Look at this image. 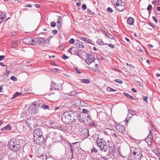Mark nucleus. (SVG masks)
I'll return each instance as SVG.
<instances>
[{
  "label": "nucleus",
  "instance_id": "obj_1",
  "mask_svg": "<svg viewBox=\"0 0 160 160\" xmlns=\"http://www.w3.org/2000/svg\"><path fill=\"white\" fill-rule=\"evenodd\" d=\"M70 111L64 112L62 115L61 119L63 122L66 124L72 123Z\"/></svg>",
  "mask_w": 160,
  "mask_h": 160
},
{
  "label": "nucleus",
  "instance_id": "obj_2",
  "mask_svg": "<svg viewBox=\"0 0 160 160\" xmlns=\"http://www.w3.org/2000/svg\"><path fill=\"white\" fill-rule=\"evenodd\" d=\"M33 106L32 107L31 109H32L33 113H35L37 112V110L36 108L38 106H39L41 108L44 109H50L49 107L48 106L42 103H39L38 102H34V103L33 104Z\"/></svg>",
  "mask_w": 160,
  "mask_h": 160
},
{
  "label": "nucleus",
  "instance_id": "obj_3",
  "mask_svg": "<svg viewBox=\"0 0 160 160\" xmlns=\"http://www.w3.org/2000/svg\"><path fill=\"white\" fill-rule=\"evenodd\" d=\"M97 144L98 147H99L101 150H107L108 146L106 142L103 139L98 138L97 141Z\"/></svg>",
  "mask_w": 160,
  "mask_h": 160
},
{
  "label": "nucleus",
  "instance_id": "obj_4",
  "mask_svg": "<svg viewBox=\"0 0 160 160\" xmlns=\"http://www.w3.org/2000/svg\"><path fill=\"white\" fill-rule=\"evenodd\" d=\"M34 127L35 128V130L34 132V137L43 136L42 132L41 130L43 128L42 127L36 125V126L34 125Z\"/></svg>",
  "mask_w": 160,
  "mask_h": 160
},
{
  "label": "nucleus",
  "instance_id": "obj_5",
  "mask_svg": "<svg viewBox=\"0 0 160 160\" xmlns=\"http://www.w3.org/2000/svg\"><path fill=\"white\" fill-rule=\"evenodd\" d=\"M115 7L117 11L122 12L125 8V4L122 1H120V3L116 4Z\"/></svg>",
  "mask_w": 160,
  "mask_h": 160
},
{
  "label": "nucleus",
  "instance_id": "obj_6",
  "mask_svg": "<svg viewBox=\"0 0 160 160\" xmlns=\"http://www.w3.org/2000/svg\"><path fill=\"white\" fill-rule=\"evenodd\" d=\"M45 39L42 38H34L33 45H41L44 44L45 42Z\"/></svg>",
  "mask_w": 160,
  "mask_h": 160
},
{
  "label": "nucleus",
  "instance_id": "obj_7",
  "mask_svg": "<svg viewBox=\"0 0 160 160\" xmlns=\"http://www.w3.org/2000/svg\"><path fill=\"white\" fill-rule=\"evenodd\" d=\"M95 60V58L93 55L88 54L87 55V57L85 61L87 64L90 65L92 62H94Z\"/></svg>",
  "mask_w": 160,
  "mask_h": 160
},
{
  "label": "nucleus",
  "instance_id": "obj_8",
  "mask_svg": "<svg viewBox=\"0 0 160 160\" xmlns=\"http://www.w3.org/2000/svg\"><path fill=\"white\" fill-rule=\"evenodd\" d=\"M71 117H72V123L73 122H75L80 117L78 113L77 112L70 111Z\"/></svg>",
  "mask_w": 160,
  "mask_h": 160
},
{
  "label": "nucleus",
  "instance_id": "obj_9",
  "mask_svg": "<svg viewBox=\"0 0 160 160\" xmlns=\"http://www.w3.org/2000/svg\"><path fill=\"white\" fill-rule=\"evenodd\" d=\"M34 38L28 37L23 39L22 42L25 44L31 45H33Z\"/></svg>",
  "mask_w": 160,
  "mask_h": 160
},
{
  "label": "nucleus",
  "instance_id": "obj_10",
  "mask_svg": "<svg viewBox=\"0 0 160 160\" xmlns=\"http://www.w3.org/2000/svg\"><path fill=\"white\" fill-rule=\"evenodd\" d=\"M34 140L36 144L40 145L44 142V138L43 136L34 137Z\"/></svg>",
  "mask_w": 160,
  "mask_h": 160
},
{
  "label": "nucleus",
  "instance_id": "obj_11",
  "mask_svg": "<svg viewBox=\"0 0 160 160\" xmlns=\"http://www.w3.org/2000/svg\"><path fill=\"white\" fill-rule=\"evenodd\" d=\"M69 145L71 148V150H80V149H81L78 142L73 143L72 144L69 143Z\"/></svg>",
  "mask_w": 160,
  "mask_h": 160
},
{
  "label": "nucleus",
  "instance_id": "obj_12",
  "mask_svg": "<svg viewBox=\"0 0 160 160\" xmlns=\"http://www.w3.org/2000/svg\"><path fill=\"white\" fill-rule=\"evenodd\" d=\"M117 130L120 133L124 134L125 132V128L122 125L117 124L116 126Z\"/></svg>",
  "mask_w": 160,
  "mask_h": 160
},
{
  "label": "nucleus",
  "instance_id": "obj_13",
  "mask_svg": "<svg viewBox=\"0 0 160 160\" xmlns=\"http://www.w3.org/2000/svg\"><path fill=\"white\" fill-rule=\"evenodd\" d=\"M52 138L57 142H60L62 139V136L59 133H58L56 132L54 133Z\"/></svg>",
  "mask_w": 160,
  "mask_h": 160
},
{
  "label": "nucleus",
  "instance_id": "obj_14",
  "mask_svg": "<svg viewBox=\"0 0 160 160\" xmlns=\"http://www.w3.org/2000/svg\"><path fill=\"white\" fill-rule=\"evenodd\" d=\"M111 135L115 141L118 140L120 139L119 138L120 135L116 131H115L114 130H111Z\"/></svg>",
  "mask_w": 160,
  "mask_h": 160
},
{
  "label": "nucleus",
  "instance_id": "obj_15",
  "mask_svg": "<svg viewBox=\"0 0 160 160\" xmlns=\"http://www.w3.org/2000/svg\"><path fill=\"white\" fill-rule=\"evenodd\" d=\"M51 88L50 90H51L53 89L55 90H58L59 89V86L55 82H54L53 81H52L51 84L50 85Z\"/></svg>",
  "mask_w": 160,
  "mask_h": 160
},
{
  "label": "nucleus",
  "instance_id": "obj_16",
  "mask_svg": "<svg viewBox=\"0 0 160 160\" xmlns=\"http://www.w3.org/2000/svg\"><path fill=\"white\" fill-rule=\"evenodd\" d=\"M80 39L81 40L83 41L88 43L92 44L91 43V42H92V40L91 39H87V38L85 37H80Z\"/></svg>",
  "mask_w": 160,
  "mask_h": 160
},
{
  "label": "nucleus",
  "instance_id": "obj_17",
  "mask_svg": "<svg viewBox=\"0 0 160 160\" xmlns=\"http://www.w3.org/2000/svg\"><path fill=\"white\" fill-rule=\"evenodd\" d=\"M82 134L84 138H87L89 136L88 130L87 129L83 130L82 132Z\"/></svg>",
  "mask_w": 160,
  "mask_h": 160
},
{
  "label": "nucleus",
  "instance_id": "obj_18",
  "mask_svg": "<svg viewBox=\"0 0 160 160\" xmlns=\"http://www.w3.org/2000/svg\"><path fill=\"white\" fill-rule=\"evenodd\" d=\"M15 145V143L13 141H12L11 140L10 142L9 143L8 147L10 150H13V148Z\"/></svg>",
  "mask_w": 160,
  "mask_h": 160
},
{
  "label": "nucleus",
  "instance_id": "obj_19",
  "mask_svg": "<svg viewBox=\"0 0 160 160\" xmlns=\"http://www.w3.org/2000/svg\"><path fill=\"white\" fill-rule=\"evenodd\" d=\"M12 129L11 126L9 124H8L6 126L2 128L1 129V130L2 131H3L4 130L9 131L10 130Z\"/></svg>",
  "mask_w": 160,
  "mask_h": 160
},
{
  "label": "nucleus",
  "instance_id": "obj_20",
  "mask_svg": "<svg viewBox=\"0 0 160 160\" xmlns=\"http://www.w3.org/2000/svg\"><path fill=\"white\" fill-rule=\"evenodd\" d=\"M33 122V121L32 120H30V122H26L25 124L27 126H28V128L32 130V127L33 126L34 127V125H35V124L33 125H32V123Z\"/></svg>",
  "mask_w": 160,
  "mask_h": 160
},
{
  "label": "nucleus",
  "instance_id": "obj_21",
  "mask_svg": "<svg viewBox=\"0 0 160 160\" xmlns=\"http://www.w3.org/2000/svg\"><path fill=\"white\" fill-rule=\"evenodd\" d=\"M134 21V20L132 17H130L127 19V22L129 25H132Z\"/></svg>",
  "mask_w": 160,
  "mask_h": 160
},
{
  "label": "nucleus",
  "instance_id": "obj_22",
  "mask_svg": "<svg viewBox=\"0 0 160 160\" xmlns=\"http://www.w3.org/2000/svg\"><path fill=\"white\" fill-rule=\"evenodd\" d=\"M6 16L3 14H1L0 16V23H2L5 21Z\"/></svg>",
  "mask_w": 160,
  "mask_h": 160
},
{
  "label": "nucleus",
  "instance_id": "obj_23",
  "mask_svg": "<svg viewBox=\"0 0 160 160\" xmlns=\"http://www.w3.org/2000/svg\"><path fill=\"white\" fill-rule=\"evenodd\" d=\"M109 150H115L116 149L115 144L112 143L109 144Z\"/></svg>",
  "mask_w": 160,
  "mask_h": 160
},
{
  "label": "nucleus",
  "instance_id": "obj_24",
  "mask_svg": "<svg viewBox=\"0 0 160 160\" xmlns=\"http://www.w3.org/2000/svg\"><path fill=\"white\" fill-rule=\"evenodd\" d=\"M95 66L97 68V69H95L94 68H91L89 66H87V68L90 69L92 71H95V72H97L98 70L99 65L98 64H96L95 65Z\"/></svg>",
  "mask_w": 160,
  "mask_h": 160
},
{
  "label": "nucleus",
  "instance_id": "obj_25",
  "mask_svg": "<svg viewBox=\"0 0 160 160\" xmlns=\"http://www.w3.org/2000/svg\"><path fill=\"white\" fill-rule=\"evenodd\" d=\"M21 147V146L20 144H15L13 150H19Z\"/></svg>",
  "mask_w": 160,
  "mask_h": 160
},
{
  "label": "nucleus",
  "instance_id": "obj_26",
  "mask_svg": "<svg viewBox=\"0 0 160 160\" xmlns=\"http://www.w3.org/2000/svg\"><path fill=\"white\" fill-rule=\"evenodd\" d=\"M75 45L78 48H85L84 46L79 43H76Z\"/></svg>",
  "mask_w": 160,
  "mask_h": 160
},
{
  "label": "nucleus",
  "instance_id": "obj_27",
  "mask_svg": "<svg viewBox=\"0 0 160 160\" xmlns=\"http://www.w3.org/2000/svg\"><path fill=\"white\" fill-rule=\"evenodd\" d=\"M18 41L17 40H16L12 42V47L13 48H15L18 45Z\"/></svg>",
  "mask_w": 160,
  "mask_h": 160
},
{
  "label": "nucleus",
  "instance_id": "obj_28",
  "mask_svg": "<svg viewBox=\"0 0 160 160\" xmlns=\"http://www.w3.org/2000/svg\"><path fill=\"white\" fill-rule=\"evenodd\" d=\"M97 43L101 46H102L104 44V43L103 42L102 39H98L97 41Z\"/></svg>",
  "mask_w": 160,
  "mask_h": 160
},
{
  "label": "nucleus",
  "instance_id": "obj_29",
  "mask_svg": "<svg viewBox=\"0 0 160 160\" xmlns=\"http://www.w3.org/2000/svg\"><path fill=\"white\" fill-rule=\"evenodd\" d=\"M81 81L82 82L86 84H88L90 82V81L88 79H82Z\"/></svg>",
  "mask_w": 160,
  "mask_h": 160
},
{
  "label": "nucleus",
  "instance_id": "obj_30",
  "mask_svg": "<svg viewBox=\"0 0 160 160\" xmlns=\"http://www.w3.org/2000/svg\"><path fill=\"white\" fill-rule=\"evenodd\" d=\"M152 151L158 157L159 160H160V151Z\"/></svg>",
  "mask_w": 160,
  "mask_h": 160
},
{
  "label": "nucleus",
  "instance_id": "obj_31",
  "mask_svg": "<svg viewBox=\"0 0 160 160\" xmlns=\"http://www.w3.org/2000/svg\"><path fill=\"white\" fill-rule=\"evenodd\" d=\"M128 113H130L131 115L133 116L135 115L136 113L135 111H133L131 109L128 110Z\"/></svg>",
  "mask_w": 160,
  "mask_h": 160
},
{
  "label": "nucleus",
  "instance_id": "obj_32",
  "mask_svg": "<svg viewBox=\"0 0 160 160\" xmlns=\"http://www.w3.org/2000/svg\"><path fill=\"white\" fill-rule=\"evenodd\" d=\"M23 150L24 149H30L31 147L30 146H29L28 143H26L25 144V145L23 146Z\"/></svg>",
  "mask_w": 160,
  "mask_h": 160
},
{
  "label": "nucleus",
  "instance_id": "obj_33",
  "mask_svg": "<svg viewBox=\"0 0 160 160\" xmlns=\"http://www.w3.org/2000/svg\"><path fill=\"white\" fill-rule=\"evenodd\" d=\"M107 90L109 92H116V89H113L110 87H108L107 88Z\"/></svg>",
  "mask_w": 160,
  "mask_h": 160
},
{
  "label": "nucleus",
  "instance_id": "obj_34",
  "mask_svg": "<svg viewBox=\"0 0 160 160\" xmlns=\"http://www.w3.org/2000/svg\"><path fill=\"white\" fill-rule=\"evenodd\" d=\"M89 125L90 126H93L96 127L97 126V124L95 123L94 122H89Z\"/></svg>",
  "mask_w": 160,
  "mask_h": 160
},
{
  "label": "nucleus",
  "instance_id": "obj_35",
  "mask_svg": "<svg viewBox=\"0 0 160 160\" xmlns=\"http://www.w3.org/2000/svg\"><path fill=\"white\" fill-rule=\"evenodd\" d=\"M123 94L125 96H126L127 97H128L130 98H131L132 100L134 99V98L132 96L130 95V94H129L127 93H125V92Z\"/></svg>",
  "mask_w": 160,
  "mask_h": 160
},
{
  "label": "nucleus",
  "instance_id": "obj_36",
  "mask_svg": "<svg viewBox=\"0 0 160 160\" xmlns=\"http://www.w3.org/2000/svg\"><path fill=\"white\" fill-rule=\"evenodd\" d=\"M105 35L108 37L110 39H113V36L112 35H111L109 33H106L105 34Z\"/></svg>",
  "mask_w": 160,
  "mask_h": 160
},
{
  "label": "nucleus",
  "instance_id": "obj_37",
  "mask_svg": "<svg viewBox=\"0 0 160 160\" xmlns=\"http://www.w3.org/2000/svg\"><path fill=\"white\" fill-rule=\"evenodd\" d=\"M120 1H122V0H113V2H114V5L115 6L117 4V3H120Z\"/></svg>",
  "mask_w": 160,
  "mask_h": 160
},
{
  "label": "nucleus",
  "instance_id": "obj_38",
  "mask_svg": "<svg viewBox=\"0 0 160 160\" xmlns=\"http://www.w3.org/2000/svg\"><path fill=\"white\" fill-rule=\"evenodd\" d=\"M22 94V92L19 93L18 92H16L13 95V98H15Z\"/></svg>",
  "mask_w": 160,
  "mask_h": 160
},
{
  "label": "nucleus",
  "instance_id": "obj_39",
  "mask_svg": "<svg viewBox=\"0 0 160 160\" xmlns=\"http://www.w3.org/2000/svg\"><path fill=\"white\" fill-rule=\"evenodd\" d=\"M152 132L151 130H150V131L149 134L148 136V138H149V139L150 141H151L152 138Z\"/></svg>",
  "mask_w": 160,
  "mask_h": 160
},
{
  "label": "nucleus",
  "instance_id": "obj_40",
  "mask_svg": "<svg viewBox=\"0 0 160 160\" xmlns=\"http://www.w3.org/2000/svg\"><path fill=\"white\" fill-rule=\"evenodd\" d=\"M63 17V16H62V17L60 16L59 17V18L58 19V20L57 22V24H61V21L62 20Z\"/></svg>",
  "mask_w": 160,
  "mask_h": 160
},
{
  "label": "nucleus",
  "instance_id": "obj_41",
  "mask_svg": "<svg viewBox=\"0 0 160 160\" xmlns=\"http://www.w3.org/2000/svg\"><path fill=\"white\" fill-rule=\"evenodd\" d=\"M114 81L118 83L122 84L123 83V81L120 79H116L114 80Z\"/></svg>",
  "mask_w": 160,
  "mask_h": 160
},
{
  "label": "nucleus",
  "instance_id": "obj_42",
  "mask_svg": "<svg viewBox=\"0 0 160 160\" xmlns=\"http://www.w3.org/2000/svg\"><path fill=\"white\" fill-rule=\"evenodd\" d=\"M10 79L11 80L14 81H16L17 80V78L14 76H12L10 77Z\"/></svg>",
  "mask_w": 160,
  "mask_h": 160
},
{
  "label": "nucleus",
  "instance_id": "obj_43",
  "mask_svg": "<svg viewBox=\"0 0 160 160\" xmlns=\"http://www.w3.org/2000/svg\"><path fill=\"white\" fill-rule=\"evenodd\" d=\"M82 112L84 113L87 114L89 112V111L87 109H83L82 110Z\"/></svg>",
  "mask_w": 160,
  "mask_h": 160
},
{
  "label": "nucleus",
  "instance_id": "obj_44",
  "mask_svg": "<svg viewBox=\"0 0 160 160\" xmlns=\"http://www.w3.org/2000/svg\"><path fill=\"white\" fill-rule=\"evenodd\" d=\"M77 92H75L74 91H72L71 92V96H74V95H76L77 94Z\"/></svg>",
  "mask_w": 160,
  "mask_h": 160
},
{
  "label": "nucleus",
  "instance_id": "obj_45",
  "mask_svg": "<svg viewBox=\"0 0 160 160\" xmlns=\"http://www.w3.org/2000/svg\"><path fill=\"white\" fill-rule=\"evenodd\" d=\"M51 25L52 27H54L56 26V23L55 22L53 21L51 23Z\"/></svg>",
  "mask_w": 160,
  "mask_h": 160
},
{
  "label": "nucleus",
  "instance_id": "obj_46",
  "mask_svg": "<svg viewBox=\"0 0 160 160\" xmlns=\"http://www.w3.org/2000/svg\"><path fill=\"white\" fill-rule=\"evenodd\" d=\"M107 11L110 12H113V10L110 7H108V8Z\"/></svg>",
  "mask_w": 160,
  "mask_h": 160
},
{
  "label": "nucleus",
  "instance_id": "obj_47",
  "mask_svg": "<svg viewBox=\"0 0 160 160\" xmlns=\"http://www.w3.org/2000/svg\"><path fill=\"white\" fill-rule=\"evenodd\" d=\"M52 32L53 35L56 34L58 32V31L57 30H54L52 31Z\"/></svg>",
  "mask_w": 160,
  "mask_h": 160
},
{
  "label": "nucleus",
  "instance_id": "obj_48",
  "mask_svg": "<svg viewBox=\"0 0 160 160\" xmlns=\"http://www.w3.org/2000/svg\"><path fill=\"white\" fill-rule=\"evenodd\" d=\"M87 11L88 12L90 13L91 14V15H95V13H94V12H92L90 9L88 8V9H87Z\"/></svg>",
  "mask_w": 160,
  "mask_h": 160
},
{
  "label": "nucleus",
  "instance_id": "obj_49",
  "mask_svg": "<svg viewBox=\"0 0 160 160\" xmlns=\"http://www.w3.org/2000/svg\"><path fill=\"white\" fill-rule=\"evenodd\" d=\"M74 42L75 41L74 39L73 38H71L69 40V42L70 44H73Z\"/></svg>",
  "mask_w": 160,
  "mask_h": 160
},
{
  "label": "nucleus",
  "instance_id": "obj_50",
  "mask_svg": "<svg viewBox=\"0 0 160 160\" xmlns=\"http://www.w3.org/2000/svg\"><path fill=\"white\" fill-rule=\"evenodd\" d=\"M152 8V5L151 4H149L147 8V9L148 11L150 12V10Z\"/></svg>",
  "mask_w": 160,
  "mask_h": 160
},
{
  "label": "nucleus",
  "instance_id": "obj_51",
  "mask_svg": "<svg viewBox=\"0 0 160 160\" xmlns=\"http://www.w3.org/2000/svg\"><path fill=\"white\" fill-rule=\"evenodd\" d=\"M10 72V71H9L8 70L7 68L6 70V72L4 73V75L5 76H8V74Z\"/></svg>",
  "mask_w": 160,
  "mask_h": 160
},
{
  "label": "nucleus",
  "instance_id": "obj_52",
  "mask_svg": "<svg viewBox=\"0 0 160 160\" xmlns=\"http://www.w3.org/2000/svg\"><path fill=\"white\" fill-rule=\"evenodd\" d=\"M82 8L83 10H85L87 8L86 5L84 4L82 5Z\"/></svg>",
  "mask_w": 160,
  "mask_h": 160
},
{
  "label": "nucleus",
  "instance_id": "obj_53",
  "mask_svg": "<svg viewBox=\"0 0 160 160\" xmlns=\"http://www.w3.org/2000/svg\"><path fill=\"white\" fill-rule=\"evenodd\" d=\"M62 58L64 59H68L69 58L68 57V56H67L66 55H63L62 56Z\"/></svg>",
  "mask_w": 160,
  "mask_h": 160
},
{
  "label": "nucleus",
  "instance_id": "obj_54",
  "mask_svg": "<svg viewBox=\"0 0 160 160\" xmlns=\"http://www.w3.org/2000/svg\"><path fill=\"white\" fill-rule=\"evenodd\" d=\"M148 99V97L147 96H145L143 98V100L146 102H147V101Z\"/></svg>",
  "mask_w": 160,
  "mask_h": 160
},
{
  "label": "nucleus",
  "instance_id": "obj_55",
  "mask_svg": "<svg viewBox=\"0 0 160 160\" xmlns=\"http://www.w3.org/2000/svg\"><path fill=\"white\" fill-rule=\"evenodd\" d=\"M74 69L79 74H80L81 73V72H80L79 70H78V68H77L75 67L74 68Z\"/></svg>",
  "mask_w": 160,
  "mask_h": 160
},
{
  "label": "nucleus",
  "instance_id": "obj_56",
  "mask_svg": "<svg viewBox=\"0 0 160 160\" xmlns=\"http://www.w3.org/2000/svg\"><path fill=\"white\" fill-rule=\"evenodd\" d=\"M152 19L154 21L156 22V23L158 22V21L157 19L156 18V17L155 16H152Z\"/></svg>",
  "mask_w": 160,
  "mask_h": 160
},
{
  "label": "nucleus",
  "instance_id": "obj_57",
  "mask_svg": "<svg viewBox=\"0 0 160 160\" xmlns=\"http://www.w3.org/2000/svg\"><path fill=\"white\" fill-rule=\"evenodd\" d=\"M75 54L77 55L79 57H80V58H82V55L80 54V53L78 52L75 53Z\"/></svg>",
  "mask_w": 160,
  "mask_h": 160
},
{
  "label": "nucleus",
  "instance_id": "obj_58",
  "mask_svg": "<svg viewBox=\"0 0 160 160\" xmlns=\"http://www.w3.org/2000/svg\"><path fill=\"white\" fill-rule=\"evenodd\" d=\"M152 3H155L157 5H158L159 4V2L156 0H154L153 1H152Z\"/></svg>",
  "mask_w": 160,
  "mask_h": 160
},
{
  "label": "nucleus",
  "instance_id": "obj_59",
  "mask_svg": "<svg viewBox=\"0 0 160 160\" xmlns=\"http://www.w3.org/2000/svg\"><path fill=\"white\" fill-rule=\"evenodd\" d=\"M108 46L109 47H110L112 49H113L114 48V46L112 44H109Z\"/></svg>",
  "mask_w": 160,
  "mask_h": 160
},
{
  "label": "nucleus",
  "instance_id": "obj_60",
  "mask_svg": "<svg viewBox=\"0 0 160 160\" xmlns=\"http://www.w3.org/2000/svg\"><path fill=\"white\" fill-rule=\"evenodd\" d=\"M145 141H146V142H147V141H149V143H148V145H149V144H151V141H150V139H149V138H148H148H146V139H145Z\"/></svg>",
  "mask_w": 160,
  "mask_h": 160
},
{
  "label": "nucleus",
  "instance_id": "obj_61",
  "mask_svg": "<svg viewBox=\"0 0 160 160\" xmlns=\"http://www.w3.org/2000/svg\"><path fill=\"white\" fill-rule=\"evenodd\" d=\"M53 70L54 72H58L59 70L58 68H55L53 69Z\"/></svg>",
  "mask_w": 160,
  "mask_h": 160
},
{
  "label": "nucleus",
  "instance_id": "obj_62",
  "mask_svg": "<svg viewBox=\"0 0 160 160\" xmlns=\"http://www.w3.org/2000/svg\"><path fill=\"white\" fill-rule=\"evenodd\" d=\"M5 56L4 55L0 56V61L2 60L5 58Z\"/></svg>",
  "mask_w": 160,
  "mask_h": 160
},
{
  "label": "nucleus",
  "instance_id": "obj_63",
  "mask_svg": "<svg viewBox=\"0 0 160 160\" xmlns=\"http://www.w3.org/2000/svg\"><path fill=\"white\" fill-rule=\"evenodd\" d=\"M73 48H70L69 49H68V52L69 53L72 54V49Z\"/></svg>",
  "mask_w": 160,
  "mask_h": 160
},
{
  "label": "nucleus",
  "instance_id": "obj_64",
  "mask_svg": "<svg viewBox=\"0 0 160 160\" xmlns=\"http://www.w3.org/2000/svg\"><path fill=\"white\" fill-rule=\"evenodd\" d=\"M34 5L37 8H40V5L39 4H35Z\"/></svg>",
  "mask_w": 160,
  "mask_h": 160
}]
</instances>
